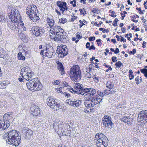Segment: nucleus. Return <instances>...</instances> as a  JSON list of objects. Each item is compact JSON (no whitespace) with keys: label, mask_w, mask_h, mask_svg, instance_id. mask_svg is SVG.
<instances>
[{"label":"nucleus","mask_w":147,"mask_h":147,"mask_svg":"<svg viewBox=\"0 0 147 147\" xmlns=\"http://www.w3.org/2000/svg\"><path fill=\"white\" fill-rule=\"evenodd\" d=\"M30 69V67L27 66H26L22 68L21 71V73L26 74L27 71V69Z\"/></svg>","instance_id":"32"},{"label":"nucleus","mask_w":147,"mask_h":147,"mask_svg":"<svg viewBox=\"0 0 147 147\" xmlns=\"http://www.w3.org/2000/svg\"><path fill=\"white\" fill-rule=\"evenodd\" d=\"M36 7L37 8L36 6L34 5H28L26 10V13L28 15H30L31 13H36Z\"/></svg>","instance_id":"14"},{"label":"nucleus","mask_w":147,"mask_h":147,"mask_svg":"<svg viewBox=\"0 0 147 147\" xmlns=\"http://www.w3.org/2000/svg\"><path fill=\"white\" fill-rule=\"evenodd\" d=\"M109 91H110L111 94L114 93L115 92H116V89H111L109 90Z\"/></svg>","instance_id":"51"},{"label":"nucleus","mask_w":147,"mask_h":147,"mask_svg":"<svg viewBox=\"0 0 147 147\" xmlns=\"http://www.w3.org/2000/svg\"><path fill=\"white\" fill-rule=\"evenodd\" d=\"M70 131L68 130V132H67L66 133V131H64L63 132L62 134L63 135H65L67 136H69L70 135Z\"/></svg>","instance_id":"44"},{"label":"nucleus","mask_w":147,"mask_h":147,"mask_svg":"<svg viewBox=\"0 0 147 147\" xmlns=\"http://www.w3.org/2000/svg\"><path fill=\"white\" fill-rule=\"evenodd\" d=\"M57 124H58V128L59 129H61V128L63 126V124L61 123H57Z\"/></svg>","instance_id":"50"},{"label":"nucleus","mask_w":147,"mask_h":147,"mask_svg":"<svg viewBox=\"0 0 147 147\" xmlns=\"http://www.w3.org/2000/svg\"><path fill=\"white\" fill-rule=\"evenodd\" d=\"M131 20L133 22L137 23L138 22V20L137 19V18H139V17L137 15H134L133 16H131Z\"/></svg>","instance_id":"25"},{"label":"nucleus","mask_w":147,"mask_h":147,"mask_svg":"<svg viewBox=\"0 0 147 147\" xmlns=\"http://www.w3.org/2000/svg\"><path fill=\"white\" fill-rule=\"evenodd\" d=\"M107 140H104L102 139L97 140L96 144L98 147H106L107 146V143L106 142Z\"/></svg>","instance_id":"15"},{"label":"nucleus","mask_w":147,"mask_h":147,"mask_svg":"<svg viewBox=\"0 0 147 147\" xmlns=\"http://www.w3.org/2000/svg\"><path fill=\"white\" fill-rule=\"evenodd\" d=\"M138 120L141 123L147 122V110H142L139 112Z\"/></svg>","instance_id":"6"},{"label":"nucleus","mask_w":147,"mask_h":147,"mask_svg":"<svg viewBox=\"0 0 147 147\" xmlns=\"http://www.w3.org/2000/svg\"><path fill=\"white\" fill-rule=\"evenodd\" d=\"M55 29H56V28H54L53 27H52L50 31L51 32L52 34H56L55 31H56V30H55Z\"/></svg>","instance_id":"43"},{"label":"nucleus","mask_w":147,"mask_h":147,"mask_svg":"<svg viewBox=\"0 0 147 147\" xmlns=\"http://www.w3.org/2000/svg\"><path fill=\"white\" fill-rule=\"evenodd\" d=\"M136 49H133L132 51H130L129 53L130 54H132L133 55H134L136 53Z\"/></svg>","instance_id":"52"},{"label":"nucleus","mask_w":147,"mask_h":147,"mask_svg":"<svg viewBox=\"0 0 147 147\" xmlns=\"http://www.w3.org/2000/svg\"><path fill=\"white\" fill-rule=\"evenodd\" d=\"M57 69L59 71L61 72V75H63L65 74V71H64V69L63 65L59 61L57 63Z\"/></svg>","instance_id":"16"},{"label":"nucleus","mask_w":147,"mask_h":147,"mask_svg":"<svg viewBox=\"0 0 147 147\" xmlns=\"http://www.w3.org/2000/svg\"><path fill=\"white\" fill-rule=\"evenodd\" d=\"M117 57L115 56H113L112 57V60L113 62H116L117 60Z\"/></svg>","instance_id":"57"},{"label":"nucleus","mask_w":147,"mask_h":147,"mask_svg":"<svg viewBox=\"0 0 147 147\" xmlns=\"http://www.w3.org/2000/svg\"><path fill=\"white\" fill-rule=\"evenodd\" d=\"M31 114L35 116H40V115L39 108L36 106H33L31 108Z\"/></svg>","instance_id":"13"},{"label":"nucleus","mask_w":147,"mask_h":147,"mask_svg":"<svg viewBox=\"0 0 147 147\" xmlns=\"http://www.w3.org/2000/svg\"><path fill=\"white\" fill-rule=\"evenodd\" d=\"M119 20L117 18H115L114 21V22L113 23V25L115 26H116L117 25V22Z\"/></svg>","instance_id":"49"},{"label":"nucleus","mask_w":147,"mask_h":147,"mask_svg":"<svg viewBox=\"0 0 147 147\" xmlns=\"http://www.w3.org/2000/svg\"><path fill=\"white\" fill-rule=\"evenodd\" d=\"M86 77L87 78L90 79L91 78V75L89 73H87L86 74Z\"/></svg>","instance_id":"55"},{"label":"nucleus","mask_w":147,"mask_h":147,"mask_svg":"<svg viewBox=\"0 0 147 147\" xmlns=\"http://www.w3.org/2000/svg\"><path fill=\"white\" fill-rule=\"evenodd\" d=\"M52 51H50L47 50V51L45 53V55L47 57L51 58L52 56L55 53V52H53V51L54 50H52Z\"/></svg>","instance_id":"23"},{"label":"nucleus","mask_w":147,"mask_h":147,"mask_svg":"<svg viewBox=\"0 0 147 147\" xmlns=\"http://www.w3.org/2000/svg\"><path fill=\"white\" fill-rule=\"evenodd\" d=\"M102 22L101 21L100 22L99 24H98L97 22H96L94 23V25L97 26H99L102 24Z\"/></svg>","instance_id":"58"},{"label":"nucleus","mask_w":147,"mask_h":147,"mask_svg":"<svg viewBox=\"0 0 147 147\" xmlns=\"http://www.w3.org/2000/svg\"><path fill=\"white\" fill-rule=\"evenodd\" d=\"M64 94L65 97L67 98L69 97L70 96V94L67 92H65L64 93Z\"/></svg>","instance_id":"60"},{"label":"nucleus","mask_w":147,"mask_h":147,"mask_svg":"<svg viewBox=\"0 0 147 147\" xmlns=\"http://www.w3.org/2000/svg\"><path fill=\"white\" fill-rule=\"evenodd\" d=\"M120 37L121 38L120 41L121 42L123 41L124 42H126V39H124L123 37H122L121 36H120Z\"/></svg>","instance_id":"63"},{"label":"nucleus","mask_w":147,"mask_h":147,"mask_svg":"<svg viewBox=\"0 0 147 147\" xmlns=\"http://www.w3.org/2000/svg\"><path fill=\"white\" fill-rule=\"evenodd\" d=\"M141 72L143 73L145 77L147 78V69H140Z\"/></svg>","instance_id":"31"},{"label":"nucleus","mask_w":147,"mask_h":147,"mask_svg":"<svg viewBox=\"0 0 147 147\" xmlns=\"http://www.w3.org/2000/svg\"><path fill=\"white\" fill-rule=\"evenodd\" d=\"M56 4L60 10L62 11L63 14L65 11H66L67 10L68 7L65 2L58 1L56 2Z\"/></svg>","instance_id":"11"},{"label":"nucleus","mask_w":147,"mask_h":147,"mask_svg":"<svg viewBox=\"0 0 147 147\" xmlns=\"http://www.w3.org/2000/svg\"><path fill=\"white\" fill-rule=\"evenodd\" d=\"M73 85L74 88L72 87L68 88L69 91L72 93H76L82 95L84 88L83 87V85L78 83L74 84Z\"/></svg>","instance_id":"5"},{"label":"nucleus","mask_w":147,"mask_h":147,"mask_svg":"<svg viewBox=\"0 0 147 147\" xmlns=\"http://www.w3.org/2000/svg\"><path fill=\"white\" fill-rule=\"evenodd\" d=\"M26 134V136L30 137L33 134V131L31 129H29L27 130Z\"/></svg>","instance_id":"34"},{"label":"nucleus","mask_w":147,"mask_h":147,"mask_svg":"<svg viewBox=\"0 0 147 147\" xmlns=\"http://www.w3.org/2000/svg\"><path fill=\"white\" fill-rule=\"evenodd\" d=\"M18 13H15L14 15L12 14V16H13V18L15 19L16 21L18 19H19V18L20 17V16H18Z\"/></svg>","instance_id":"41"},{"label":"nucleus","mask_w":147,"mask_h":147,"mask_svg":"<svg viewBox=\"0 0 147 147\" xmlns=\"http://www.w3.org/2000/svg\"><path fill=\"white\" fill-rule=\"evenodd\" d=\"M95 100V102L98 103L97 104H100L102 102V99L98 97H96L95 98H94Z\"/></svg>","instance_id":"36"},{"label":"nucleus","mask_w":147,"mask_h":147,"mask_svg":"<svg viewBox=\"0 0 147 147\" xmlns=\"http://www.w3.org/2000/svg\"><path fill=\"white\" fill-rule=\"evenodd\" d=\"M12 14H11L10 16V18L11 19V21L12 22H14L16 21L15 19L13 18V16L12 15Z\"/></svg>","instance_id":"47"},{"label":"nucleus","mask_w":147,"mask_h":147,"mask_svg":"<svg viewBox=\"0 0 147 147\" xmlns=\"http://www.w3.org/2000/svg\"><path fill=\"white\" fill-rule=\"evenodd\" d=\"M47 105L51 108L57 110L62 108L59 100L48 97L47 99Z\"/></svg>","instance_id":"4"},{"label":"nucleus","mask_w":147,"mask_h":147,"mask_svg":"<svg viewBox=\"0 0 147 147\" xmlns=\"http://www.w3.org/2000/svg\"><path fill=\"white\" fill-rule=\"evenodd\" d=\"M136 9L137 10H138L139 11V13L140 14H143L144 13H143V12L142 11V10L141 9V7L138 8L137 7L136 8Z\"/></svg>","instance_id":"53"},{"label":"nucleus","mask_w":147,"mask_h":147,"mask_svg":"<svg viewBox=\"0 0 147 147\" xmlns=\"http://www.w3.org/2000/svg\"><path fill=\"white\" fill-rule=\"evenodd\" d=\"M21 75L22 76V78L26 79L27 80H29L33 75V72H31L30 74H27L21 73Z\"/></svg>","instance_id":"21"},{"label":"nucleus","mask_w":147,"mask_h":147,"mask_svg":"<svg viewBox=\"0 0 147 147\" xmlns=\"http://www.w3.org/2000/svg\"><path fill=\"white\" fill-rule=\"evenodd\" d=\"M32 30L33 34L36 36H41L45 32L44 29L41 27L36 26L33 27Z\"/></svg>","instance_id":"8"},{"label":"nucleus","mask_w":147,"mask_h":147,"mask_svg":"<svg viewBox=\"0 0 147 147\" xmlns=\"http://www.w3.org/2000/svg\"><path fill=\"white\" fill-rule=\"evenodd\" d=\"M9 116V115L8 114H5L3 116V118L4 119H8V117Z\"/></svg>","instance_id":"59"},{"label":"nucleus","mask_w":147,"mask_h":147,"mask_svg":"<svg viewBox=\"0 0 147 147\" xmlns=\"http://www.w3.org/2000/svg\"><path fill=\"white\" fill-rule=\"evenodd\" d=\"M9 28L12 30H14L16 28V26L13 25H10Z\"/></svg>","instance_id":"62"},{"label":"nucleus","mask_w":147,"mask_h":147,"mask_svg":"<svg viewBox=\"0 0 147 147\" xmlns=\"http://www.w3.org/2000/svg\"><path fill=\"white\" fill-rule=\"evenodd\" d=\"M129 77L130 80L133 79L134 78V76L133 75L129 74Z\"/></svg>","instance_id":"64"},{"label":"nucleus","mask_w":147,"mask_h":147,"mask_svg":"<svg viewBox=\"0 0 147 147\" xmlns=\"http://www.w3.org/2000/svg\"><path fill=\"white\" fill-rule=\"evenodd\" d=\"M60 32L57 33L56 34L55 37L53 38L54 40L57 41H61L65 42L66 41V36H65L63 33V31L61 30L59 32Z\"/></svg>","instance_id":"9"},{"label":"nucleus","mask_w":147,"mask_h":147,"mask_svg":"<svg viewBox=\"0 0 147 147\" xmlns=\"http://www.w3.org/2000/svg\"><path fill=\"white\" fill-rule=\"evenodd\" d=\"M47 21L50 27H53V25L54 24V21L53 20L50 19L48 18L47 19Z\"/></svg>","instance_id":"26"},{"label":"nucleus","mask_w":147,"mask_h":147,"mask_svg":"<svg viewBox=\"0 0 147 147\" xmlns=\"http://www.w3.org/2000/svg\"><path fill=\"white\" fill-rule=\"evenodd\" d=\"M7 55V54L5 51L2 50L1 51L0 53V58L5 59H6Z\"/></svg>","instance_id":"24"},{"label":"nucleus","mask_w":147,"mask_h":147,"mask_svg":"<svg viewBox=\"0 0 147 147\" xmlns=\"http://www.w3.org/2000/svg\"><path fill=\"white\" fill-rule=\"evenodd\" d=\"M79 22L81 23V24H80V28H81L82 27V26L84 25V24L82 22V21H81V20H80L79 21Z\"/></svg>","instance_id":"61"},{"label":"nucleus","mask_w":147,"mask_h":147,"mask_svg":"<svg viewBox=\"0 0 147 147\" xmlns=\"http://www.w3.org/2000/svg\"><path fill=\"white\" fill-rule=\"evenodd\" d=\"M28 16H29L30 19L32 20L33 22H36V21L38 20L39 19L38 16L37 15L36 13H31L30 15Z\"/></svg>","instance_id":"18"},{"label":"nucleus","mask_w":147,"mask_h":147,"mask_svg":"<svg viewBox=\"0 0 147 147\" xmlns=\"http://www.w3.org/2000/svg\"><path fill=\"white\" fill-rule=\"evenodd\" d=\"M95 139H94L95 140H100V139H102L103 140H107V138H106L105 135L102 134L97 133L95 136Z\"/></svg>","instance_id":"22"},{"label":"nucleus","mask_w":147,"mask_h":147,"mask_svg":"<svg viewBox=\"0 0 147 147\" xmlns=\"http://www.w3.org/2000/svg\"><path fill=\"white\" fill-rule=\"evenodd\" d=\"M18 135L17 131L13 130L6 133L4 136L7 143L16 146L20 142L21 137L18 136Z\"/></svg>","instance_id":"1"},{"label":"nucleus","mask_w":147,"mask_h":147,"mask_svg":"<svg viewBox=\"0 0 147 147\" xmlns=\"http://www.w3.org/2000/svg\"><path fill=\"white\" fill-rule=\"evenodd\" d=\"M114 84L111 82H108L106 86L110 89H112L114 87Z\"/></svg>","instance_id":"33"},{"label":"nucleus","mask_w":147,"mask_h":147,"mask_svg":"<svg viewBox=\"0 0 147 147\" xmlns=\"http://www.w3.org/2000/svg\"><path fill=\"white\" fill-rule=\"evenodd\" d=\"M120 120L121 121H123L124 123L127 124L130 123V122L132 120L131 119V118L129 116L128 117L126 116L122 117L120 118Z\"/></svg>","instance_id":"20"},{"label":"nucleus","mask_w":147,"mask_h":147,"mask_svg":"<svg viewBox=\"0 0 147 147\" xmlns=\"http://www.w3.org/2000/svg\"><path fill=\"white\" fill-rule=\"evenodd\" d=\"M28 89L30 91H35L40 90L42 87V84L38 80L37 78H34L26 83Z\"/></svg>","instance_id":"2"},{"label":"nucleus","mask_w":147,"mask_h":147,"mask_svg":"<svg viewBox=\"0 0 147 147\" xmlns=\"http://www.w3.org/2000/svg\"><path fill=\"white\" fill-rule=\"evenodd\" d=\"M6 87L5 84L2 82L0 83V89H3L5 88Z\"/></svg>","instance_id":"45"},{"label":"nucleus","mask_w":147,"mask_h":147,"mask_svg":"<svg viewBox=\"0 0 147 147\" xmlns=\"http://www.w3.org/2000/svg\"><path fill=\"white\" fill-rule=\"evenodd\" d=\"M101 40L100 39H98L96 40V42L97 43V44H98V46H100L101 45L102 43L101 42Z\"/></svg>","instance_id":"54"},{"label":"nucleus","mask_w":147,"mask_h":147,"mask_svg":"<svg viewBox=\"0 0 147 147\" xmlns=\"http://www.w3.org/2000/svg\"><path fill=\"white\" fill-rule=\"evenodd\" d=\"M84 99L85 100L84 102H89L93 98V97H90V96H84Z\"/></svg>","instance_id":"30"},{"label":"nucleus","mask_w":147,"mask_h":147,"mask_svg":"<svg viewBox=\"0 0 147 147\" xmlns=\"http://www.w3.org/2000/svg\"><path fill=\"white\" fill-rule=\"evenodd\" d=\"M18 57L19 60H24L25 59V57L23 55L21 52H20L18 53Z\"/></svg>","instance_id":"27"},{"label":"nucleus","mask_w":147,"mask_h":147,"mask_svg":"<svg viewBox=\"0 0 147 147\" xmlns=\"http://www.w3.org/2000/svg\"><path fill=\"white\" fill-rule=\"evenodd\" d=\"M68 49L65 47L64 49L61 48V49H59V54H61V55H63V57H64L66 56L68 53Z\"/></svg>","instance_id":"17"},{"label":"nucleus","mask_w":147,"mask_h":147,"mask_svg":"<svg viewBox=\"0 0 147 147\" xmlns=\"http://www.w3.org/2000/svg\"><path fill=\"white\" fill-rule=\"evenodd\" d=\"M0 122L1 124L0 125H1L2 127H1L0 129L4 130L8 128L10 126L9 123H7V121L4 122L1 120Z\"/></svg>","instance_id":"19"},{"label":"nucleus","mask_w":147,"mask_h":147,"mask_svg":"<svg viewBox=\"0 0 147 147\" xmlns=\"http://www.w3.org/2000/svg\"><path fill=\"white\" fill-rule=\"evenodd\" d=\"M84 104L86 108H91L93 107V104H91L89 102H84Z\"/></svg>","instance_id":"29"},{"label":"nucleus","mask_w":147,"mask_h":147,"mask_svg":"<svg viewBox=\"0 0 147 147\" xmlns=\"http://www.w3.org/2000/svg\"><path fill=\"white\" fill-rule=\"evenodd\" d=\"M102 122L105 127H108L109 128H112V126L113 124L111 121V118L109 116L105 115L102 119Z\"/></svg>","instance_id":"7"},{"label":"nucleus","mask_w":147,"mask_h":147,"mask_svg":"<svg viewBox=\"0 0 147 147\" xmlns=\"http://www.w3.org/2000/svg\"><path fill=\"white\" fill-rule=\"evenodd\" d=\"M67 21V19L65 18H63L59 20V22L63 24L66 23Z\"/></svg>","instance_id":"35"},{"label":"nucleus","mask_w":147,"mask_h":147,"mask_svg":"<svg viewBox=\"0 0 147 147\" xmlns=\"http://www.w3.org/2000/svg\"><path fill=\"white\" fill-rule=\"evenodd\" d=\"M6 102L4 101H2L0 102V107L3 108L5 107L6 105Z\"/></svg>","instance_id":"37"},{"label":"nucleus","mask_w":147,"mask_h":147,"mask_svg":"<svg viewBox=\"0 0 147 147\" xmlns=\"http://www.w3.org/2000/svg\"><path fill=\"white\" fill-rule=\"evenodd\" d=\"M123 64L120 61H119L115 63V65L116 66V67L119 68Z\"/></svg>","instance_id":"40"},{"label":"nucleus","mask_w":147,"mask_h":147,"mask_svg":"<svg viewBox=\"0 0 147 147\" xmlns=\"http://www.w3.org/2000/svg\"><path fill=\"white\" fill-rule=\"evenodd\" d=\"M83 93L82 95L85 96H90V97H93V96L96 93V90L91 88H84Z\"/></svg>","instance_id":"10"},{"label":"nucleus","mask_w":147,"mask_h":147,"mask_svg":"<svg viewBox=\"0 0 147 147\" xmlns=\"http://www.w3.org/2000/svg\"><path fill=\"white\" fill-rule=\"evenodd\" d=\"M18 13H15L14 15L12 14V16H13V18L15 19L16 21L18 19H19V18L20 17V16H18Z\"/></svg>","instance_id":"42"},{"label":"nucleus","mask_w":147,"mask_h":147,"mask_svg":"<svg viewBox=\"0 0 147 147\" xmlns=\"http://www.w3.org/2000/svg\"><path fill=\"white\" fill-rule=\"evenodd\" d=\"M79 11L80 12V14H83V15H84L86 14V12L85 11V9L84 8H83L82 9H80Z\"/></svg>","instance_id":"39"},{"label":"nucleus","mask_w":147,"mask_h":147,"mask_svg":"<svg viewBox=\"0 0 147 147\" xmlns=\"http://www.w3.org/2000/svg\"><path fill=\"white\" fill-rule=\"evenodd\" d=\"M53 126L54 129H55V131H58L59 129L58 128V124H57V123H55L53 124Z\"/></svg>","instance_id":"46"},{"label":"nucleus","mask_w":147,"mask_h":147,"mask_svg":"<svg viewBox=\"0 0 147 147\" xmlns=\"http://www.w3.org/2000/svg\"><path fill=\"white\" fill-rule=\"evenodd\" d=\"M70 72L72 75L71 79L75 82L79 81L82 78L81 72L78 65L74 66L70 69Z\"/></svg>","instance_id":"3"},{"label":"nucleus","mask_w":147,"mask_h":147,"mask_svg":"<svg viewBox=\"0 0 147 147\" xmlns=\"http://www.w3.org/2000/svg\"><path fill=\"white\" fill-rule=\"evenodd\" d=\"M53 27L54 28H55L56 29L55 30H56V31H55L56 34L57 33L60 32H59L61 31V30H62V31H63V29L59 26H53Z\"/></svg>","instance_id":"28"},{"label":"nucleus","mask_w":147,"mask_h":147,"mask_svg":"<svg viewBox=\"0 0 147 147\" xmlns=\"http://www.w3.org/2000/svg\"><path fill=\"white\" fill-rule=\"evenodd\" d=\"M89 39L90 41H93L95 40V37L94 36H91L89 38Z\"/></svg>","instance_id":"56"},{"label":"nucleus","mask_w":147,"mask_h":147,"mask_svg":"<svg viewBox=\"0 0 147 147\" xmlns=\"http://www.w3.org/2000/svg\"><path fill=\"white\" fill-rule=\"evenodd\" d=\"M89 102L91 104H93V107H94V106L95 105H96L98 103L95 102V100L94 99V98H93L92 99L90 100Z\"/></svg>","instance_id":"38"},{"label":"nucleus","mask_w":147,"mask_h":147,"mask_svg":"<svg viewBox=\"0 0 147 147\" xmlns=\"http://www.w3.org/2000/svg\"><path fill=\"white\" fill-rule=\"evenodd\" d=\"M53 84L55 85H59L60 84V82L59 80H54V82H53Z\"/></svg>","instance_id":"48"},{"label":"nucleus","mask_w":147,"mask_h":147,"mask_svg":"<svg viewBox=\"0 0 147 147\" xmlns=\"http://www.w3.org/2000/svg\"><path fill=\"white\" fill-rule=\"evenodd\" d=\"M68 104L73 107H78L82 103L81 100L75 99H69L68 100Z\"/></svg>","instance_id":"12"}]
</instances>
